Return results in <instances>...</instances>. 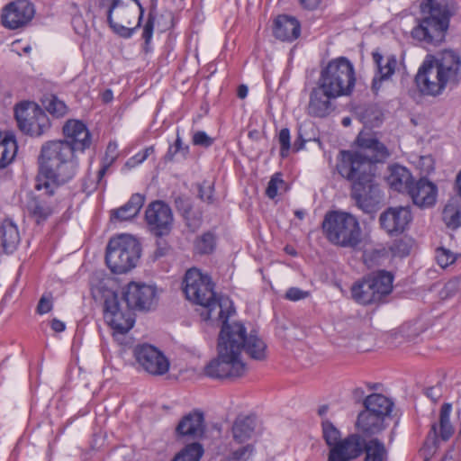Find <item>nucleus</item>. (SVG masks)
Masks as SVG:
<instances>
[{
  "mask_svg": "<svg viewBox=\"0 0 461 461\" xmlns=\"http://www.w3.org/2000/svg\"><path fill=\"white\" fill-rule=\"evenodd\" d=\"M456 11L455 0H427L421 5V12L428 13V15L413 28L412 38L431 44L440 43L448 29L450 17Z\"/></svg>",
  "mask_w": 461,
  "mask_h": 461,
  "instance_id": "20e7f679",
  "label": "nucleus"
},
{
  "mask_svg": "<svg viewBox=\"0 0 461 461\" xmlns=\"http://www.w3.org/2000/svg\"><path fill=\"white\" fill-rule=\"evenodd\" d=\"M358 150L342 149L336 170L350 185V198L366 213L377 210L382 194L375 182V165L391 157L389 149L369 131H361L355 140Z\"/></svg>",
  "mask_w": 461,
  "mask_h": 461,
  "instance_id": "f257e3e1",
  "label": "nucleus"
},
{
  "mask_svg": "<svg viewBox=\"0 0 461 461\" xmlns=\"http://www.w3.org/2000/svg\"><path fill=\"white\" fill-rule=\"evenodd\" d=\"M327 240L343 248H356L361 242V228L356 216L342 211L328 212L321 224Z\"/></svg>",
  "mask_w": 461,
  "mask_h": 461,
  "instance_id": "423d86ee",
  "label": "nucleus"
},
{
  "mask_svg": "<svg viewBox=\"0 0 461 461\" xmlns=\"http://www.w3.org/2000/svg\"><path fill=\"white\" fill-rule=\"evenodd\" d=\"M221 333L226 337L230 344L238 348L237 356L244 350L251 358L264 360L267 357L266 343L252 331L248 334L246 327L241 322L228 323L227 320L221 326Z\"/></svg>",
  "mask_w": 461,
  "mask_h": 461,
  "instance_id": "f8f14e48",
  "label": "nucleus"
},
{
  "mask_svg": "<svg viewBox=\"0 0 461 461\" xmlns=\"http://www.w3.org/2000/svg\"><path fill=\"white\" fill-rule=\"evenodd\" d=\"M59 186L36 179L35 189L39 194H30L25 204L28 217L36 225L44 224L56 212L58 202L54 197Z\"/></svg>",
  "mask_w": 461,
  "mask_h": 461,
  "instance_id": "ddd939ff",
  "label": "nucleus"
},
{
  "mask_svg": "<svg viewBox=\"0 0 461 461\" xmlns=\"http://www.w3.org/2000/svg\"><path fill=\"white\" fill-rule=\"evenodd\" d=\"M64 141L73 147V150L85 151L92 143L91 133L86 125L78 120H68L63 126Z\"/></svg>",
  "mask_w": 461,
  "mask_h": 461,
  "instance_id": "b1692460",
  "label": "nucleus"
},
{
  "mask_svg": "<svg viewBox=\"0 0 461 461\" xmlns=\"http://www.w3.org/2000/svg\"><path fill=\"white\" fill-rule=\"evenodd\" d=\"M442 220L452 230L461 226V197H451L447 201L442 212Z\"/></svg>",
  "mask_w": 461,
  "mask_h": 461,
  "instance_id": "f704fd0d",
  "label": "nucleus"
},
{
  "mask_svg": "<svg viewBox=\"0 0 461 461\" xmlns=\"http://www.w3.org/2000/svg\"><path fill=\"white\" fill-rule=\"evenodd\" d=\"M145 202V196L141 194H133L125 203L136 215L140 212Z\"/></svg>",
  "mask_w": 461,
  "mask_h": 461,
  "instance_id": "13d9d810",
  "label": "nucleus"
},
{
  "mask_svg": "<svg viewBox=\"0 0 461 461\" xmlns=\"http://www.w3.org/2000/svg\"><path fill=\"white\" fill-rule=\"evenodd\" d=\"M459 285L460 278L454 277L445 284L442 294L445 295V297L453 296L459 290Z\"/></svg>",
  "mask_w": 461,
  "mask_h": 461,
  "instance_id": "680f3d73",
  "label": "nucleus"
},
{
  "mask_svg": "<svg viewBox=\"0 0 461 461\" xmlns=\"http://www.w3.org/2000/svg\"><path fill=\"white\" fill-rule=\"evenodd\" d=\"M452 404L445 402L439 411L438 422H434L424 442V449L429 454L436 452L439 441H447L454 434V428L450 423Z\"/></svg>",
  "mask_w": 461,
  "mask_h": 461,
  "instance_id": "412c9836",
  "label": "nucleus"
},
{
  "mask_svg": "<svg viewBox=\"0 0 461 461\" xmlns=\"http://www.w3.org/2000/svg\"><path fill=\"white\" fill-rule=\"evenodd\" d=\"M339 96L332 92L321 87L320 85L312 89L307 107L309 115L317 118H325L332 113L336 108V99Z\"/></svg>",
  "mask_w": 461,
  "mask_h": 461,
  "instance_id": "4be33fe9",
  "label": "nucleus"
},
{
  "mask_svg": "<svg viewBox=\"0 0 461 461\" xmlns=\"http://www.w3.org/2000/svg\"><path fill=\"white\" fill-rule=\"evenodd\" d=\"M237 346L230 344L226 337L219 333L217 357L212 359L203 368V374L212 379L238 378L246 373V365L237 356Z\"/></svg>",
  "mask_w": 461,
  "mask_h": 461,
  "instance_id": "1a4fd4ad",
  "label": "nucleus"
},
{
  "mask_svg": "<svg viewBox=\"0 0 461 461\" xmlns=\"http://www.w3.org/2000/svg\"><path fill=\"white\" fill-rule=\"evenodd\" d=\"M372 59L377 72L372 80L371 88L372 91L376 94L381 87L382 82L390 78L394 73L397 59L394 55H390L386 58L385 64H383L384 57L377 50L372 52Z\"/></svg>",
  "mask_w": 461,
  "mask_h": 461,
  "instance_id": "cd10ccee",
  "label": "nucleus"
},
{
  "mask_svg": "<svg viewBox=\"0 0 461 461\" xmlns=\"http://www.w3.org/2000/svg\"><path fill=\"white\" fill-rule=\"evenodd\" d=\"M357 429L365 437L379 434L385 429L384 419L367 410H363L357 415Z\"/></svg>",
  "mask_w": 461,
  "mask_h": 461,
  "instance_id": "c85d7f7f",
  "label": "nucleus"
},
{
  "mask_svg": "<svg viewBox=\"0 0 461 461\" xmlns=\"http://www.w3.org/2000/svg\"><path fill=\"white\" fill-rule=\"evenodd\" d=\"M272 31L276 39L292 42L301 35V23L294 16L280 14L274 20Z\"/></svg>",
  "mask_w": 461,
  "mask_h": 461,
  "instance_id": "bb28decb",
  "label": "nucleus"
},
{
  "mask_svg": "<svg viewBox=\"0 0 461 461\" xmlns=\"http://www.w3.org/2000/svg\"><path fill=\"white\" fill-rule=\"evenodd\" d=\"M411 221V212L409 207H389L379 217V223L390 235L402 233Z\"/></svg>",
  "mask_w": 461,
  "mask_h": 461,
  "instance_id": "5701e85b",
  "label": "nucleus"
},
{
  "mask_svg": "<svg viewBox=\"0 0 461 461\" xmlns=\"http://www.w3.org/2000/svg\"><path fill=\"white\" fill-rule=\"evenodd\" d=\"M131 310L149 311L156 299V288L144 283L131 282L120 297Z\"/></svg>",
  "mask_w": 461,
  "mask_h": 461,
  "instance_id": "aec40b11",
  "label": "nucleus"
},
{
  "mask_svg": "<svg viewBox=\"0 0 461 461\" xmlns=\"http://www.w3.org/2000/svg\"><path fill=\"white\" fill-rule=\"evenodd\" d=\"M118 10L123 22L131 24V18L135 16L136 10L133 6H128L123 0H90L88 12L93 18L106 17V22L113 33L123 39H130L134 34V29L117 23L113 18L114 10Z\"/></svg>",
  "mask_w": 461,
  "mask_h": 461,
  "instance_id": "9b49d317",
  "label": "nucleus"
},
{
  "mask_svg": "<svg viewBox=\"0 0 461 461\" xmlns=\"http://www.w3.org/2000/svg\"><path fill=\"white\" fill-rule=\"evenodd\" d=\"M17 149V142L12 132H0V168H5L13 162Z\"/></svg>",
  "mask_w": 461,
  "mask_h": 461,
  "instance_id": "473e14b6",
  "label": "nucleus"
},
{
  "mask_svg": "<svg viewBox=\"0 0 461 461\" xmlns=\"http://www.w3.org/2000/svg\"><path fill=\"white\" fill-rule=\"evenodd\" d=\"M217 237L214 232L208 230L196 237L194 241V251L200 256L211 255L216 249Z\"/></svg>",
  "mask_w": 461,
  "mask_h": 461,
  "instance_id": "c9c22d12",
  "label": "nucleus"
},
{
  "mask_svg": "<svg viewBox=\"0 0 461 461\" xmlns=\"http://www.w3.org/2000/svg\"><path fill=\"white\" fill-rule=\"evenodd\" d=\"M182 285L187 300L208 309V318L214 308L221 307V302L216 297L212 278L208 275L203 274L198 268L188 269L185 274Z\"/></svg>",
  "mask_w": 461,
  "mask_h": 461,
  "instance_id": "9d476101",
  "label": "nucleus"
},
{
  "mask_svg": "<svg viewBox=\"0 0 461 461\" xmlns=\"http://www.w3.org/2000/svg\"><path fill=\"white\" fill-rule=\"evenodd\" d=\"M407 194L411 197L417 206L430 207L436 203L438 187L427 177H420L413 182Z\"/></svg>",
  "mask_w": 461,
  "mask_h": 461,
  "instance_id": "a878e982",
  "label": "nucleus"
},
{
  "mask_svg": "<svg viewBox=\"0 0 461 461\" xmlns=\"http://www.w3.org/2000/svg\"><path fill=\"white\" fill-rule=\"evenodd\" d=\"M415 83L423 95L432 96L441 95L447 87H456L461 83V55L451 49L428 54L415 76Z\"/></svg>",
  "mask_w": 461,
  "mask_h": 461,
  "instance_id": "f03ea898",
  "label": "nucleus"
},
{
  "mask_svg": "<svg viewBox=\"0 0 461 461\" xmlns=\"http://www.w3.org/2000/svg\"><path fill=\"white\" fill-rule=\"evenodd\" d=\"M213 192V185H208V186L201 185H199L198 189V196L202 201L207 203L208 204H212L214 202Z\"/></svg>",
  "mask_w": 461,
  "mask_h": 461,
  "instance_id": "bf43d9fd",
  "label": "nucleus"
},
{
  "mask_svg": "<svg viewBox=\"0 0 461 461\" xmlns=\"http://www.w3.org/2000/svg\"><path fill=\"white\" fill-rule=\"evenodd\" d=\"M363 405L365 410L378 414L385 419V417L389 416L391 413L393 402L381 393H372L365 398Z\"/></svg>",
  "mask_w": 461,
  "mask_h": 461,
  "instance_id": "2f4dec72",
  "label": "nucleus"
},
{
  "mask_svg": "<svg viewBox=\"0 0 461 461\" xmlns=\"http://www.w3.org/2000/svg\"><path fill=\"white\" fill-rule=\"evenodd\" d=\"M322 434L326 444L331 448L341 440L340 431L329 420H322Z\"/></svg>",
  "mask_w": 461,
  "mask_h": 461,
  "instance_id": "a19ab883",
  "label": "nucleus"
},
{
  "mask_svg": "<svg viewBox=\"0 0 461 461\" xmlns=\"http://www.w3.org/2000/svg\"><path fill=\"white\" fill-rule=\"evenodd\" d=\"M411 249V240L407 238L396 239L389 247L393 257L404 258L408 256Z\"/></svg>",
  "mask_w": 461,
  "mask_h": 461,
  "instance_id": "c03bdc74",
  "label": "nucleus"
},
{
  "mask_svg": "<svg viewBox=\"0 0 461 461\" xmlns=\"http://www.w3.org/2000/svg\"><path fill=\"white\" fill-rule=\"evenodd\" d=\"M104 318L114 333L125 334L134 325L135 314L127 304H122V300L118 294L111 293L106 295L104 302Z\"/></svg>",
  "mask_w": 461,
  "mask_h": 461,
  "instance_id": "2eb2a0df",
  "label": "nucleus"
},
{
  "mask_svg": "<svg viewBox=\"0 0 461 461\" xmlns=\"http://www.w3.org/2000/svg\"><path fill=\"white\" fill-rule=\"evenodd\" d=\"M37 180L61 186L77 173L78 161L73 147L63 140L45 141L37 158Z\"/></svg>",
  "mask_w": 461,
  "mask_h": 461,
  "instance_id": "7ed1b4c3",
  "label": "nucleus"
},
{
  "mask_svg": "<svg viewBox=\"0 0 461 461\" xmlns=\"http://www.w3.org/2000/svg\"><path fill=\"white\" fill-rule=\"evenodd\" d=\"M190 149L188 145H184L179 133H176V139L173 145H170L166 155V161H174L176 153H181L184 158H186L189 155Z\"/></svg>",
  "mask_w": 461,
  "mask_h": 461,
  "instance_id": "a18cd8bd",
  "label": "nucleus"
},
{
  "mask_svg": "<svg viewBox=\"0 0 461 461\" xmlns=\"http://www.w3.org/2000/svg\"><path fill=\"white\" fill-rule=\"evenodd\" d=\"M424 394L432 402H437L440 399L442 394L440 384L426 388L424 390Z\"/></svg>",
  "mask_w": 461,
  "mask_h": 461,
  "instance_id": "0e129e2a",
  "label": "nucleus"
},
{
  "mask_svg": "<svg viewBox=\"0 0 461 461\" xmlns=\"http://www.w3.org/2000/svg\"><path fill=\"white\" fill-rule=\"evenodd\" d=\"M203 454V446L198 442H193L177 453L172 461H199Z\"/></svg>",
  "mask_w": 461,
  "mask_h": 461,
  "instance_id": "ea45409f",
  "label": "nucleus"
},
{
  "mask_svg": "<svg viewBox=\"0 0 461 461\" xmlns=\"http://www.w3.org/2000/svg\"><path fill=\"white\" fill-rule=\"evenodd\" d=\"M137 363L152 375H163L167 373L170 363L164 353L150 344H138L133 349Z\"/></svg>",
  "mask_w": 461,
  "mask_h": 461,
  "instance_id": "f3484780",
  "label": "nucleus"
},
{
  "mask_svg": "<svg viewBox=\"0 0 461 461\" xmlns=\"http://www.w3.org/2000/svg\"><path fill=\"white\" fill-rule=\"evenodd\" d=\"M155 151L154 146H149L145 148L142 151L137 153L136 155L130 158L124 164L123 169L126 168L128 170L135 167L136 166L141 164L144 160H146L151 154Z\"/></svg>",
  "mask_w": 461,
  "mask_h": 461,
  "instance_id": "de8ad7c7",
  "label": "nucleus"
},
{
  "mask_svg": "<svg viewBox=\"0 0 461 461\" xmlns=\"http://www.w3.org/2000/svg\"><path fill=\"white\" fill-rule=\"evenodd\" d=\"M393 275L389 271H373L352 285L351 297L362 305L384 303L393 291Z\"/></svg>",
  "mask_w": 461,
  "mask_h": 461,
  "instance_id": "0eeeda50",
  "label": "nucleus"
},
{
  "mask_svg": "<svg viewBox=\"0 0 461 461\" xmlns=\"http://www.w3.org/2000/svg\"><path fill=\"white\" fill-rule=\"evenodd\" d=\"M170 250L171 247L168 245V243L166 240H161V238H159V240L156 241V249L151 255V259L153 261L158 260L167 256Z\"/></svg>",
  "mask_w": 461,
  "mask_h": 461,
  "instance_id": "5fc2aeb1",
  "label": "nucleus"
},
{
  "mask_svg": "<svg viewBox=\"0 0 461 461\" xmlns=\"http://www.w3.org/2000/svg\"><path fill=\"white\" fill-rule=\"evenodd\" d=\"M255 416H239L232 426L233 438L238 443H243L249 439L255 430Z\"/></svg>",
  "mask_w": 461,
  "mask_h": 461,
  "instance_id": "72a5a7b5",
  "label": "nucleus"
},
{
  "mask_svg": "<svg viewBox=\"0 0 461 461\" xmlns=\"http://www.w3.org/2000/svg\"><path fill=\"white\" fill-rule=\"evenodd\" d=\"M174 204L176 211L182 215L184 220L186 221V225L191 227L190 214L193 209L190 199L185 195H178L174 199Z\"/></svg>",
  "mask_w": 461,
  "mask_h": 461,
  "instance_id": "37998d69",
  "label": "nucleus"
},
{
  "mask_svg": "<svg viewBox=\"0 0 461 461\" xmlns=\"http://www.w3.org/2000/svg\"><path fill=\"white\" fill-rule=\"evenodd\" d=\"M141 255V245L130 234L112 238L106 247L105 263L112 273L125 274L134 268Z\"/></svg>",
  "mask_w": 461,
  "mask_h": 461,
  "instance_id": "6e6552de",
  "label": "nucleus"
},
{
  "mask_svg": "<svg viewBox=\"0 0 461 461\" xmlns=\"http://www.w3.org/2000/svg\"><path fill=\"white\" fill-rule=\"evenodd\" d=\"M387 449L380 439L371 438V445L365 453L364 461H387Z\"/></svg>",
  "mask_w": 461,
  "mask_h": 461,
  "instance_id": "4c0bfd02",
  "label": "nucleus"
},
{
  "mask_svg": "<svg viewBox=\"0 0 461 461\" xmlns=\"http://www.w3.org/2000/svg\"><path fill=\"white\" fill-rule=\"evenodd\" d=\"M50 328L55 331V332H62L65 330L66 329V325L63 321L54 318L51 320L50 321Z\"/></svg>",
  "mask_w": 461,
  "mask_h": 461,
  "instance_id": "774afa93",
  "label": "nucleus"
},
{
  "mask_svg": "<svg viewBox=\"0 0 461 461\" xmlns=\"http://www.w3.org/2000/svg\"><path fill=\"white\" fill-rule=\"evenodd\" d=\"M170 206L162 200L149 203L145 210V221L149 230L158 238L167 236L173 226Z\"/></svg>",
  "mask_w": 461,
  "mask_h": 461,
  "instance_id": "dca6fc26",
  "label": "nucleus"
},
{
  "mask_svg": "<svg viewBox=\"0 0 461 461\" xmlns=\"http://www.w3.org/2000/svg\"><path fill=\"white\" fill-rule=\"evenodd\" d=\"M20 243L17 226L10 220H5L0 225V249L5 254L13 253Z\"/></svg>",
  "mask_w": 461,
  "mask_h": 461,
  "instance_id": "7c9ffc66",
  "label": "nucleus"
},
{
  "mask_svg": "<svg viewBox=\"0 0 461 461\" xmlns=\"http://www.w3.org/2000/svg\"><path fill=\"white\" fill-rule=\"evenodd\" d=\"M371 445V439L366 440L363 435L353 433L341 439L330 449L328 461H351L358 458Z\"/></svg>",
  "mask_w": 461,
  "mask_h": 461,
  "instance_id": "6ab92c4d",
  "label": "nucleus"
},
{
  "mask_svg": "<svg viewBox=\"0 0 461 461\" xmlns=\"http://www.w3.org/2000/svg\"><path fill=\"white\" fill-rule=\"evenodd\" d=\"M291 137L290 131L288 128H283L278 134V141L281 146L280 148V156L282 158H286L289 155V151L291 149Z\"/></svg>",
  "mask_w": 461,
  "mask_h": 461,
  "instance_id": "09e8293b",
  "label": "nucleus"
},
{
  "mask_svg": "<svg viewBox=\"0 0 461 461\" xmlns=\"http://www.w3.org/2000/svg\"><path fill=\"white\" fill-rule=\"evenodd\" d=\"M205 432L204 416L198 410H194L185 415L176 428V433L181 438L198 439L203 438Z\"/></svg>",
  "mask_w": 461,
  "mask_h": 461,
  "instance_id": "393cba45",
  "label": "nucleus"
},
{
  "mask_svg": "<svg viewBox=\"0 0 461 461\" xmlns=\"http://www.w3.org/2000/svg\"><path fill=\"white\" fill-rule=\"evenodd\" d=\"M362 116L365 124L369 125L370 127L380 126L384 120L382 111L375 105L367 107Z\"/></svg>",
  "mask_w": 461,
  "mask_h": 461,
  "instance_id": "49530a36",
  "label": "nucleus"
},
{
  "mask_svg": "<svg viewBox=\"0 0 461 461\" xmlns=\"http://www.w3.org/2000/svg\"><path fill=\"white\" fill-rule=\"evenodd\" d=\"M357 82L352 62L346 57H338L321 66L316 84L336 95L350 96Z\"/></svg>",
  "mask_w": 461,
  "mask_h": 461,
  "instance_id": "39448f33",
  "label": "nucleus"
},
{
  "mask_svg": "<svg viewBox=\"0 0 461 461\" xmlns=\"http://www.w3.org/2000/svg\"><path fill=\"white\" fill-rule=\"evenodd\" d=\"M387 258L388 251L384 248L365 251L363 254L364 263L368 267L381 266Z\"/></svg>",
  "mask_w": 461,
  "mask_h": 461,
  "instance_id": "79ce46f5",
  "label": "nucleus"
},
{
  "mask_svg": "<svg viewBox=\"0 0 461 461\" xmlns=\"http://www.w3.org/2000/svg\"><path fill=\"white\" fill-rule=\"evenodd\" d=\"M193 144L203 148H209L213 144V139L203 131H196L192 138Z\"/></svg>",
  "mask_w": 461,
  "mask_h": 461,
  "instance_id": "4d7b16f0",
  "label": "nucleus"
},
{
  "mask_svg": "<svg viewBox=\"0 0 461 461\" xmlns=\"http://www.w3.org/2000/svg\"><path fill=\"white\" fill-rule=\"evenodd\" d=\"M352 399L355 402H363L365 400V391L361 387H357L352 391Z\"/></svg>",
  "mask_w": 461,
  "mask_h": 461,
  "instance_id": "338daca9",
  "label": "nucleus"
},
{
  "mask_svg": "<svg viewBox=\"0 0 461 461\" xmlns=\"http://www.w3.org/2000/svg\"><path fill=\"white\" fill-rule=\"evenodd\" d=\"M284 185H285V181L279 177L277 174L274 175L266 189L267 196L270 199H274L277 195L278 188Z\"/></svg>",
  "mask_w": 461,
  "mask_h": 461,
  "instance_id": "864d4df0",
  "label": "nucleus"
},
{
  "mask_svg": "<svg viewBox=\"0 0 461 461\" xmlns=\"http://www.w3.org/2000/svg\"><path fill=\"white\" fill-rule=\"evenodd\" d=\"M436 253L437 262L443 268H446L456 261V256L448 249L439 248L437 249Z\"/></svg>",
  "mask_w": 461,
  "mask_h": 461,
  "instance_id": "8fccbe9b",
  "label": "nucleus"
},
{
  "mask_svg": "<svg viewBox=\"0 0 461 461\" xmlns=\"http://www.w3.org/2000/svg\"><path fill=\"white\" fill-rule=\"evenodd\" d=\"M41 102L46 111L55 118H61L68 113L66 104L54 95L45 96Z\"/></svg>",
  "mask_w": 461,
  "mask_h": 461,
  "instance_id": "58836bf2",
  "label": "nucleus"
},
{
  "mask_svg": "<svg viewBox=\"0 0 461 461\" xmlns=\"http://www.w3.org/2000/svg\"><path fill=\"white\" fill-rule=\"evenodd\" d=\"M253 446L248 444L232 452L231 461H247L249 456L253 452Z\"/></svg>",
  "mask_w": 461,
  "mask_h": 461,
  "instance_id": "052dcab7",
  "label": "nucleus"
},
{
  "mask_svg": "<svg viewBox=\"0 0 461 461\" xmlns=\"http://www.w3.org/2000/svg\"><path fill=\"white\" fill-rule=\"evenodd\" d=\"M156 16V3H154L150 6L147 21L143 25V31L141 34V39L143 40L142 51L145 54H148L152 51L151 41L153 37Z\"/></svg>",
  "mask_w": 461,
  "mask_h": 461,
  "instance_id": "e433bc0d",
  "label": "nucleus"
},
{
  "mask_svg": "<svg viewBox=\"0 0 461 461\" xmlns=\"http://www.w3.org/2000/svg\"><path fill=\"white\" fill-rule=\"evenodd\" d=\"M111 149H112V145L109 144L106 149L105 157L104 158V159L102 161V166L97 173L98 183L102 182V180H103L104 176H105V174L107 173L108 169L116 160V156H113V155L109 156V152L111 151Z\"/></svg>",
  "mask_w": 461,
  "mask_h": 461,
  "instance_id": "603ef678",
  "label": "nucleus"
},
{
  "mask_svg": "<svg viewBox=\"0 0 461 461\" xmlns=\"http://www.w3.org/2000/svg\"><path fill=\"white\" fill-rule=\"evenodd\" d=\"M34 14V5L31 1L14 0L3 7L1 23L10 30L23 28L30 23Z\"/></svg>",
  "mask_w": 461,
  "mask_h": 461,
  "instance_id": "a211bd4d",
  "label": "nucleus"
},
{
  "mask_svg": "<svg viewBox=\"0 0 461 461\" xmlns=\"http://www.w3.org/2000/svg\"><path fill=\"white\" fill-rule=\"evenodd\" d=\"M19 130L25 135L39 138L50 131L51 122L45 111L34 102H23L14 108Z\"/></svg>",
  "mask_w": 461,
  "mask_h": 461,
  "instance_id": "4468645a",
  "label": "nucleus"
},
{
  "mask_svg": "<svg viewBox=\"0 0 461 461\" xmlns=\"http://www.w3.org/2000/svg\"><path fill=\"white\" fill-rule=\"evenodd\" d=\"M135 216L137 215L125 204L111 212V221H129Z\"/></svg>",
  "mask_w": 461,
  "mask_h": 461,
  "instance_id": "3c124183",
  "label": "nucleus"
},
{
  "mask_svg": "<svg viewBox=\"0 0 461 461\" xmlns=\"http://www.w3.org/2000/svg\"><path fill=\"white\" fill-rule=\"evenodd\" d=\"M309 295V293L306 291H303L298 287H291L285 293V299L290 301H299L306 298Z\"/></svg>",
  "mask_w": 461,
  "mask_h": 461,
  "instance_id": "e2e57ef3",
  "label": "nucleus"
},
{
  "mask_svg": "<svg viewBox=\"0 0 461 461\" xmlns=\"http://www.w3.org/2000/svg\"><path fill=\"white\" fill-rule=\"evenodd\" d=\"M166 18L167 23L162 25L161 32H166L175 26L176 18L172 12H166V14H161L160 19Z\"/></svg>",
  "mask_w": 461,
  "mask_h": 461,
  "instance_id": "69168bd1",
  "label": "nucleus"
},
{
  "mask_svg": "<svg viewBox=\"0 0 461 461\" xmlns=\"http://www.w3.org/2000/svg\"><path fill=\"white\" fill-rule=\"evenodd\" d=\"M388 170L389 176L386 180L390 187L399 193L408 194L414 182L410 170L399 164L391 165Z\"/></svg>",
  "mask_w": 461,
  "mask_h": 461,
  "instance_id": "c756f323",
  "label": "nucleus"
},
{
  "mask_svg": "<svg viewBox=\"0 0 461 461\" xmlns=\"http://www.w3.org/2000/svg\"><path fill=\"white\" fill-rule=\"evenodd\" d=\"M53 307V297L51 294H44L37 305L36 312L37 313L42 315L50 312Z\"/></svg>",
  "mask_w": 461,
  "mask_h": 461,
  "instance_id": "6e6d98bb",
  "label": "nucleus"
}]
</instances>
